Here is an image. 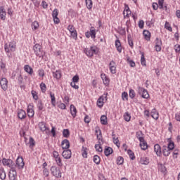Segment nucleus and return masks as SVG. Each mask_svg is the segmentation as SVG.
Instances as JSON below:
<instances>
[{
  "label": "nucleus",
  "instance_id": "obj_1",
  "mask_svg": "<svg viewBox=\"0 0 180 180\" xmlns=\"http://www.w3.org/2000/svg\"><path fill=\"white\" fill-rule=\"evenodd\" d=\"M4 50L6 53H9L10 51H15L16 50V41H11V42L6 43L4 45Z\"/></svg>",
  "mask_w": 180,
  "mask_h": 180
},
{
  "label": "nucleus",
  "instance_id": "obj_2",
  "mask_svg": "<svg viewBox=\"0 0 180 180\" xmlns=\"http://www.w3.org/2000/svg\"><path fill=\"white\" fill-rule=\"evenodd\" d=\"M84 53L88 57H93L94 54H97L96 46H91V48L84 49Z\"/></svg>",
  "mask_w": 180,
  "mask_h": 180
},
{
  "label": "nucleus",
  "instance_id": "obj_3",
  "mask_svg": "<svg viewBox=\"0 0 180 180\" xmlns=\"http://www.w3.org/2000/svg\"><path fill=\"white\" fill-rule=\"evenodd\" d=\"M33 50L36 56L37 57H39V58L44 56V52L41 51V46H40V44H36L33 47Z\"/></svg>",
  "mask_w": 180,
  "mask_h": 180
},
{
  "label": "nucleus",
  "instance_id": "obj_4",
  "mask_svg": "<svg viewBox=\"0 0 180 180\" xmlns=\"http://www.w3.org/2000/svg\"><path fill=\"white\" fill-rule=\"evenodd\" d=\"M15 168L18 169H23L25 167V162H23V158L18 157L15 161V165H14Z\"/></svg>",
  "mask_w": 180,
  "mask_h": 180
},
{
  "label": "nucleus",
  "instance_id": "obj_5",
  "mask_svg": "<svg viewBox=\"0 0 180 180\" xmlns=\"http://www.w3.org/2000/svg\"><path fill=\"white\" fill-rule=\"evenodd\" d=\"M51 172L53 176H56V178H61V171L60 170V168L56 167V166H52L51 168Z\"/></svg>",
  "mask_w": 180,
  "mask_h": 180
},
{
  "label": "nucleus",
  "instance_id": "obj_6",
  "mask_svg": "<svg viewBox=\"0 0 180 180\" xmlns=\"http://www.w3.org/2000/svg\"><path fill=\"white\" fill-rule=\"evenodd\" d=\"M138 93L139 94V95H141L142 98H143L144 99H148V98H150V94H148V91L143 87H139Z\"/></svg>",
  "mask_w": 180,
  "mask_h": 180
},
{
  "label": "nucleus",
  "instance_id": "obj_7",
  "mask_svg": "<svg viewBox=\"0 0 180 180\" xmlns=\"http://www.w3.org/2000/svg\"><path fill=\"white\" fill-rule=\"evenodd\" d=\"M3 165H6V167H9V168H14L15 162L12 161L11 159L3 158L2 160Z\"/></svg>",
  "mask_w": 180,
  "mask_h": 180
},
{
  "label": "nucleus",
  "instance_id": "obj_8",
  "mask_svg": "<svg viewBox=\"0 0 180 180\" xmlns=\"http://www.w3.org/2000/svg\"><path fill=\"white\" fill-rule=\"evenodd\" d=\"M18 176V173L16 172V169L15 167H12L10 169L8 177L10 180H16V178Z\"/></svg>",
  "mask_w": 180,
  "mask_h": 180
},
{
  "label": "nucleus",
  "instance_id": "obj_9",
  "mask_svg": "<svg viewBox=\"0 0 180 180\" xmlns=\"http://www.w3.org/2000/svg\"><path fill=\"white\" fill-rule=\"evenodd\" d=\"M0 85L3 91H6V89H8V79L5 77L1 78L0 80Z\"/></svg>",
  "mask_w": 180,
  "mask_h": 180
},
{
  "label": "nucleus",
  "instance_id": "obj_10",
  "mask_svg": "<svg viewBox=\"0 0 180 180\" xmlns=\"http://www.w3.org/2000/svg\"><path fill=\"white\" fill-rule=\"evenodd\" d=\"M62 155L65 160H70V158H71V155H72V153H71V150L67 149L63 150Z\"/></svg>",
  "mask_w": 180,
  "mask_h": 180
},
{
  "label": "nucleus",
  "instance_id": "obj_11",
  "mask_svg": "<svg viewBox=\"0 0 180 180\" xmlns=\"http://www.w3.org/2000/svg\"><path fill=\"white\" fill-rule=\"evenodd\" d=\"M18 117L20 119V120H23L26 119V112L23 110L22 109L18 110Z\"/></svg>",
  "mask_w": 180,
  "mask_h": 180
},
{
  "label": "nucleus",
  "instance_id": "obj_12",
  "mask_svg": "<svg viewBox=\"0 0 180 180\" xmlns=\"http://www.w3.org/2000/svg\"><path fill=\"white\" fill-rule=\"evenodd\" d=\"M154 151L155 153H156V155H158V157H161V155H162V152L161 151V146H160V144L158 143L155 144Z\"/></svg>",
  "mask_w": 180,
  "mask_h": 180
},
{
  "label": "nucleus",
  "instance_id": "obj_13",
  "mask_svg": "<svg viewBox=\"0 0 180 180\" xmlns=\"http://www.w3.org/2000/svg\"><path fill=\"white\" fill-rule=\"evenodd\" d=\"M105 101H107L106 96H101L97 101V105L98 108H102L105 103Z\"/></svg>",
  "mask_w": 180,
  "mask_h": 180
},
{
  "label": "nucleus",
  "instance_id": "obj_14",
  "mask_svg": "<svg viewBox=\"0 0 180 180\" xmlns=\"http://www.w3.org/2000/svg\"><path fill=\"white\" fill-rule=\"evenodd\" d=\"M161 46H162V41L161 39L156 38L155 39V51H161Z\"/></svg>",
  "mask_w": 180,
  "mask_h": 180
},
{
  "label": "nucleus",
  "instance_id": "obj_15",
  "mask_svg": "<svg viewBox=\"0 0 180 180\" xmlns=\"http://www.w3.org/2000/svg\"><path fill=\"white\" fill-rule=\"evenodd\" d=\"M61 146L63 150H68L70 148V141L68 139H64L62 141Z\"/></svg>",
  "mask_w": 180,
  "mask_h": 180
},
{
  "label": "nucleus",
  "instance_id": "obj_16",
  "mask_svg": "<svg viewBox=\"0 0 180 180\" xmlns=\"http://www.w3.org/2000/svg\"><path fill=\"white\" fill-rule=\"evenodd\" d=\"M98 144L95 145L96 151H98V153H102L103 151V149L102 148V144H103V140L101 139V141H98Z\"/></svg>",
  "mask_w": 180,
  "mask_h": 180
},
{
  "label": "nucleus",
  "instance_id": "obj_17",
  "mask_svg": "<svg viewBox=\"0 0 180 180\" xmlns=\"http://www.w3.org/2000/svg\"><path fill=\"white\" fill-rule=\"evenodd\" d=\"M139 162L142 165H148L150 164V159L147 157H142L140 158Z\"/></svg>",
  "mask_w": 180,
  "mask_h": 180
},
{
  "label": "nucleus",
  "instance_id": "obj_18",
  "mask_svg": "<svg viewBox=\"0 0 180 180\" xmlns=\"http://www.w3.org/2000/svg\"><path fill=\"white\" fill-rule=\"evenodd\" d=\"M24 70L25 71V72H27V74H29V75H33V68L32 67H30V65H25L24 66Z\"/></svg>",
  "mask_w": 180,
  "mask_h": 180
},
{
  "label": "nucleus",
  "instance_id": "obj_19",
  "mask_svg": "<svg viewBox=\"0 0 180 180\" xmlns=\"http://www.w3.org/2000/svg\"><path fill=\"white\" fill-rule=\"evenodd\" d=\"M162 154L165 157H168V155L171 154V150L167 148V146H163Z\"/></svg>",
  "mask_w": 180,
  "mask_h": 180
},
{
  "label": "nucleus",
  "instance_id": "obj_20",
  "mask_svg": "<svg viewBox=\"0 0 180 180\" xmlns=\"http://www.w3.org/2000/svg\"><path fill=\"white\" fill-rule=\"evenodd\" d=\"M95 133L98 141H102V131L99 128H96Z\"/></svg>",
  "mask_w": 180,
  "mask_h": 180
},
{
  "label": "nucleus",
  "instance_id": "obj_21",
  "mask_svg": "<svg viewBox=\"0 0 180 180\" xmlns=\"http://www.w3.org/2000/svg\"><path fill=\"white\" fill-rule=\"evenodd\" d=\"M115 61L112 60L110 64V72H112V74H116V66H115Z\"/></svg>",
  "mask_w": 180,
  "mask_h": 180
},
{
  "label": "nucleus",
  "instance_id": "obj_22",
  "mask_svg": "<svg viewBox=\"0 0 180 180\" xmlns=\"http://www.w3.org/2000/svg\"><path fill=\"white\" fill-rule=\"evenodd\" d=\"M150 116L153 117V119H155V120H158L159 115L158 112H157V110L153 109L150 112Z\"/></svg>",
  "mask_w": 180,
  "mask_h": 180
},
{
  "label": "nucleus",
  "instance_id": "obj_23",
  "mask_svg": "<svg viewBox=\"0 0 180 180\" xmlns=\"http://www.w3.org/2000/svg\"><path fill=\"white\" fill-rule=\"evenodd\" d=\"M143 34L145 37V39L148 41H150V39L151 38V33L148 30H143Z\"/></svg>",
  "mask_w": 180,
  "mask_h": 180
},
{
  "label": "nucleus",
  "instance_id": "obj_24",
  "mask_svg": "<svg viewBox=\"0 0 180 180\" xmlns=\"http://www.w3.org/2000/svg\"><path fill=\"white\" fill-rule=\"evenodd\" d=\"M101 79H103V82L104 85H106V86H108V85H109L110 81H109V78L106 77V75L101 74Z\"/></svg>",
  "mask_w": 180,
  "mask_h": 180
},
{
  "label": "nucleus",
  "instance_id": "obj_25",
  "mask_svg": "<svg viewBox=\"0 0 180 180\" xmlns=\"http://www.w3.org/2000/svg\"><path fill=\"white\" fill-rule=\"evenodd\" d=\"M144 134H143V131H136V139L139 140V141H144Z\"/></svg>",
  "mask_w": 180,
  "mask_h": 180
},
{
  "label": "nucleus",
  "instance_id": "obj_26",
  "mask_svg": "<svg viewBox=\"0 0 180 180\" xmlns=\"http://www.w3.org/2000/svg\"><path fill=\"white\" fill-rule=\"evenodd\" d=\"M0 179L4 180L6 179V173L4 167L0 168Z\"/></svg>",
  "mask_w": 180,
  "mask_h": 180
},
{
  "label": "nucleus",
  "instance_id": "obj_27",
  "mask_svg": "<svg viewBox=\"0 0 180 180\" xmlns=\"http://www.w3.org/2000/svg\"><path fill=\"white\" fill-rule=\"evenodd\" d=\"M112 153H113V149L110 147L105 148L104 150V154L106 157H109Z\"/></svg>",
  "mask_w": 180,
  "mask_h": 180
},
{
  "label": "nucleus",
  "instance_id": "obj_28",
  "mask_svg": "<svg viewBox=\"0 0 180 180\" xmlns=\"http://www.w3.org/2000/svg\"><path fill=\"white\" fill-rule=\"evenodd\" d=\"M70 113L73 117H75V116H77V108L72 104L70 105Z\"/></svg>",
  "mask_w": 180,
  "mask_h": 180
},
{
  "label": "nucleus",
  "instance_id": "obj_29",
  "mask_svg": "<svg viewBox=\"0 0 180 180\" xmlns=\"http://www.w3.org/2000/svg\"><path fill=\"white\" fill-rule=\"evenodd\" d=\"M115 47L118 52L122 53V44L120 43V40L117 39L115 41Z\"/></svg>",
  "mask_w": 180,
  "mask_h": 180
},
{
  "label": "nucleus",
  "instance_id": "obj_30",
  "mask_svg": "<svg viewBox=\"0 0 180 180\" xmlns=\"http://www.w3.org/2000/svg\"><path fill=\"white\" fill-rule=\"evenodd\" d=\"M39 127L41 131H46L47 130V127H46V123H44V122H39Z\"/></svg>",
  "mask_w": 180,
  "mask_h": 180
},
{
  "label": "nucleus",
  "instance_id": "obj_31",
  "mask_svg": "<svg viewBox=\"0 0 180 180\" xmlns=\"http://www.w3.org/2000/svg\"><path fill=\"white\" fill-rule=\"evenodd\" d=\"M140 147L141 150H147V148H148V145L144 139L143 141H140Z\"/></svg>",
  "mask_w": 180,
  "mask_h": 180
},
{
  "label": "nucleus",
  "instance_id": "obj_32",
  "mask_svg": "<svg viewBox=\"0 0 180 180\" xmlns=\"http://www.w3.org/2000/svg\"><path fill=\"white\" fill-rule=\"evenodd\" d=\"M168 141H169V143L167 147L171 151V150H174V148H175V143H174V141H171V139H168Z\"/></svg>",
  "mask_w": 180,
  "mask_h": 180
},
{
  "label": "nucleus",
  "instance_id": "obj_33",
  "mask_svg": "<svg viewBox=\"0 0 180 180\" xmlns=\"http://www.w3.org/2000/svg\"><path fill=\"white\" fill-rule=\"evenodd\" d=\"M89 32L91 39H96V30L94 29V27H91Z\"/></svg>",
  "mask_w": 180,
  "mask_h": 180
},
{
  "label": "nucleus",
  "instance_id": "obj_34",
  "mask_svg": "<svg viewBox=\"0 0 180 180\" xmlns=\"http://www.w3.org/2000/svg\"><path fill=\"white\" fill-rule=\"evenodd\" d=\"M53 78H56V79H60L61 78V71L56 70V72H53Z\"/></svg>",
  "mask_w": 180,
  "mask_h": 180
},
{
  "label": "nucleus",
  "instance_id": "obj_35",
  "mask_svg": "<svg viewBox=\"0 0 180 180\" xmlns=\"http://www.w3.org/2000/svg\"><path fill=\"white\" fill-rule=\"evenodd\" d=\"M27 112L28 117H33V116H34V110L32 108L28 107Z\"/></svg>",
  "mask_w": 180,
  "mask_h": 180
},
{
  "label": "nucleus",
  "instance_id": "obj_36",
  "mask_svg": "<svg viewBox=\"0 0 180 180\" xmlns=\"http://www.w3.org/2000/svg\"><path fill=\"white\" fill-rule=\"evenodd\" d=\"M51 96V103L52 105L56 106V96H54V94L52 92H50L49 94Z\"/></svg>",
  "mask_w": 180,
  "mask_h": 180
},
{
  "label": "nucleus",
  "instance_id": "obj_37",
  "mask_svg": "<svg viewBox=\"0 0 180 180\" xmlns=\"http://www.w3.org/2000/svg\"><path fill=\"white\" fill-rule=\"evenodd\" d=\"M127 62L128 64H129L130 67H136V63H134V60H131L129 56L127 57Z\"/></svg>",
  "mask_w": 180,
  "mask_h": 180
},
{
  "label": "nucleus",
  "instance_id": "obj_38",
  "mask_svg": "<svg viewBox=\"0 0 180 180\" xmlns=\"http://www.w3.org/2000/svg\"><path fill=\"white\" fill-rule=\"evenodd\" d=\"M88 148H85V147H82V157L83 158H88V152H87Z\"/></svg>",
  "mask_w": 180,
  "mask_h": 180
},
{
  "label": "nucleus",
  "instance_id": "obj_39",
  "mask_svg": "<svg viewBox=\"0 0 180 180\" xmlns=\"http://www.w3.org/2000/svg\"><path fill=\"white\" fill-rule=\"evenodd\" d=\"M101 124L104 125L108 124V117H106V115H102L101 117Z\"/></svg>",
  "mask_w": 180,
  "mask_h": 180
},
{
  "label": "nucleus",
  "instance_id": "obj_40",
  "mask_svg": "<svg viewBox=\"0 0 180 180\" xmlns=\"http://www.w3.org/2000/svg\"><path fill=\"white\" fill-rule=\"evenodd\" d=\"M94 162H95V164H96V165H99V164H101V158L99 157V155H96L94 156Z\"/></svg>",
  "mask_w": 180,
  "mask_h": 180
},
{
  "label": "nucleus",
  "instance_id": "obj_41",
  "mask_svg": "<svg viewBox=\"0 0 180 180\" xmlns=\"http://www.w3.org/2000/svg\"><path fill=\"white\" fill-rule=\"evenodd\" d=\"M37 108H38L39 110H42L44 108L43 101H41V100L38 101Z\"/></svg>",
  "mask_w": 180,
  "mask_h": 180
},
{
  "label": "nucleus",
  "instance_id": "obj_42",
  "mask_svg": "<svg viewBox=\"0 0 180 180\" xmlns=\"http://www.w3.org/2000/svg\"><path fill=\"white\" fill-rule=\"evenodd\" d=\"M124 119L126 122H130V120L131 119V116L130 115V113H129V112H126L124 113Z\"/></svg>",
  "mask_w": 180,
  "mask_h": 180
},
{
  "label": "nucleus",
  "instance_id": "obj_43",
  "mask_svg": "<svg viewBox=\"0 0 180 180\" xmlns=\"http://www.w3.org/2000/svg\"><path fill=\"white\" fill-rule=\"evenodd\" d=\"M63 136L65 139H68V137H70V130L68 129H63Z\"/></svg>",
  "mask_w": 180,
  "mask_h": 180
},
{
  "label": "nucleus",
  "instance_id": "obj_44",
  "mask_svg": "<svg viewBox=\"0 0 180 180\" xmlns=\"http://www.w3.org/2000/svg\"><path fill=\"white\" fill-rule=\"evenodd\" d=\"M123 162H124V159L123 158V157L120 156L117 158V165H123Z\"/></svg>",
  "mask_w": 180,
  "mask_h": 180
},
{
  "label": "nucleus",
  "instance_id": "obj_45",
  "mask_svg": "<svg viewBox=\"0 0 180 180\" xmlns=\"http://www.w3.org/2000/svg\"><path fill=\"white\" fill-rule=\"evenodd\" d=\"M85 2H86V6L87 9H92V6H93L92 0H86Z\"/></svg>",
  "mask_w": 180,
  "mask_h": 180
},
{
  "label": "nucleus",
  "instance_id": "obj_46",
  "mask_svg": "<svg viewBox=\"0 0 180 180\" xmlns=\"http://www.w3.org/2000/svg\"><path fill=\"white\" fill-rule=\"evenodd\" d=\"M158 168H159V170L160 171V172H166L167 171V168L165 167V166L162 164H158Z\"/></svg>",
  "mask_w": 180,
  "mask_h": 180
},
{
  "label": "nucleus",
  "instance_id": "obj_47",
  "mask_svg": "<svg viewBox=\"0 0 180 180\" xmlns=\"http://www.w3.org/2000/svg\"><path fill=\"white\" fill-rule=\"evenodd\" d=\"M32 27L33 30H37L39 29V22L34 21L32 23Z\"/></svg>",
  "mask_w": 180,
  "mask_h": 180
},
{
  "label": "nucleus",
  "instance_id": "obj_48",
  "mask_svg": "<svg viewBox=\"0 0 180 180\" xmlns=\"http://www.w3.org/2000/svg\"><path fill=\"white\" fill-rule=\"evenodd\" d=\"M70 34L72 39H74L75 40H77V39H78V34L77 33L76 30L75 31H72V32H70Z\"/></svg>",
  "mask_w": 180,
  "mask_h": 180
},
{
  "label": "nucleus",
  "instance_id": "obj_49",
  "mask_svg": "<svg viewBox=\"0 0 180 180\" xmlns=\"http://www.w3.org/2000/svg\"><path fill=\"white\" fill-rule=\"evenodd\" d=\"M122 101H129V94L124 91L122 94Z\"/></svg>",
  "mask_w": 180,
  "mask_h": 180
},
{
  "label": "nucleus",
  "instance_id": "obj_50",
  "mask_svg": "<svg viewBox=\"0 0 180 180\" xmlns=\"http://www.w3.org/2000/svg\"><path fill=\"white\" fill-rule=\"evenodd\" d=\"M31 94L33 97V99H34V101H37V99H39V96H37V92H36V91L32 90L31 91Z\"/></svg>",
  "mask_w": 180,
  "mask_h": 180
},
{
  "label": "nucleus",
  "instance_id": "obj_51",
  "mask_svg": "<svg viewBox=\"0 0 180 180\" xmlns=\"http://www.w3.org/2000/svg\"><path fill=\"white\" fill-rule=\"evenodd\" d=\"M128 43H129V46H130V47H131V49H133V39H131V36L130 34L128 35Z\"/></svg>",
  "mask_w": 180,
  "mask_h": 180
},
{
  "label": "nucleus",
  "instance_id": "obj_52",
  "mask_svg": "<svg viewBox=\"0 0 180 180\" xmlns=\"http://www.w3.org/2000/svg\"><path fill=\"white\" fill-rule=\"evenodd\" d=\"M55 160L58 167H63V162H61V158H60V156L56 158Z\"/></svg>",
  "mask_w": 180,
  "mask_h": 180
},
{
  "label": "nucleus",
  "instance_id": "obj_53",
  "mask_svg": "<svg viewBox=\"0 0 180 180\" xmlns=\"http://www.w3.org/2000/svg\"><path fill=\"white\" fill-rule=\"evenodd\" d=\"M41 91L43 94L46 92V89H47V87L46 86V84L41 82L40 84Z\"/></svg>",
  "mask_w": 180,
  "mask_h": 180
},
{
  "label": "nucleus",
  "instance_id": "obj_54",
  "mask_svg": "<svg viewBox=\"0 0 180 180\" xmlns=\"http://www.w3.org/2000/svg\"><path fill=\"white\" fill-rule=\"evenodd\" d=\"M165 29H167L169 30V32H172V27H171V25H169V22H166L165 24Z\"/></svg>",
  "mask_w": 180,
  "mask_h": 180
},
{
  "label": "nucleus",
  "instance_id": "obj_55",
  "mask_svg": "<svg viewBox=\"0 0 180 180\" xmlns=\"http://www.w3.org/2000/svg\"><path fill=\"white\" fill-rule=\"evenodd\" d=\"M114 144H116L117 147H120V143H119V138L112 137Z\"/></svg>",
  "mask_w": 180,
  "mask_h": 180
},
{
  "label": "nucleus",
  "instance_id": "obj_56",
  "mask_svg": "<svg viewBox=\"0 0 180 180\" xmlns=\"http://www.w3.org/2000/svg\"><path fill=\"white\" fill-rule=\"evenodd\" d=\"M136 96V92L133 89L129 90V98L133 99Z\"/></svg>",
  "mask_w": 180,
  "mask_h": 180
},
{
  "label": "nucleus",
  "instance_id": "obj_57",
  "mask_svg": "<svg viewBox=\"0 0 180 180\" xmlns=\"http://www.w3.org/2000/svg\"><path fill=\"white\" fill-rule=\"evenodd\" d=\"M30 147H34L36 145V142L34 141V139L32 137L30 138Z\"/></svg>",
  "mask_w": 180,
  "mask_h": 180
},
{
  "label": "nucleus",
  "instance_id": "obj_58",
  "mask_svg": "<svg viewBox=\"0 0 180 180\" xmlns=\"http://www.w3.org/2000/svg\"><path fill=\"white\" fill-rule=\"evenodd\" d=\"M141 65H146V58L144 57V54H142L141 56Z\"/></svg>",
  "mask_w": 180,
  "mask_h": 180
},
{
  "label": "nucleus",
  "instance_id": "obj_59",
  "mask_svg": "<svg viewBox=\"0 0 180 180\" xmlns=\"http://www.w3.org/2000/svg\"><path fill=\"white\" fill-rule=\"evenodd\" d=\"M53 18H57L58 16V10L57 8H55L52 13Z\"/></svg>",
  "mask_w": 180,
  "mask_h": 180
},
{
  "label": "nucleus",
  "instance_id": "obj_60",
  "mask_svg": "<svg viewBox=\"0 0 180 180\" xmlns=\"http://www.w3.org/2000/svg\"><path fill=\"white\" fill-rule=\"evenodd\" d=\"M139 29H144V20H139Z\"/></svg>",
  "mask_w": 180,
  "mask_h": 180
},
{
  "label": "nucleus",
  "instance_id": "obj_61",
  "mask_svg": "<svg viewBox=\"0 0 180 180\" xmlns=\"http://www.w3.org/2000/svg\"><path fill=\"white\" fill-rule=\"evenodd\" d=\"M79 81V76L78 75H76L72 77V82H78Z\"/></svg>",
  "mask_w": 180,
  "mask_h": 180
},
{
  "label": "nucleus",
  "instance_id": "obj_62",
  "mask_svg": "<svg viewBox=\"0 0 180 180\" xmlns=\"http://www.w3.org/2000/svg\"><path fill=\"white\" fill-rule=\"evenodd\" d=\"M0 19L5 20V19H6V13H0Z\"/></svg>",
  "mask_w": 180,
  "mask_h": 180
},
{
  "label": "nucleus",
  "instance_id": "obj_63",
  "mask_svg": "<svg viewBox=\"0 0 180 180\" xmlns=\"http://www.w3.org/2000/svg\"><path fill=\"white\" fill-rule=\"evenodd\" d=\"M68 30H69L70 33L75 31V28L74 27V25H68Z\"/></svg>",
  "mask_w": 180,
  "mask_h": 180
},
{
  "label": "nucleus",
  "instance_id": "obj_64",
  "mask_svg": "<svg viewBox=\"0 0 180 180\" xmlns=\"http://www.w3.org/2000/svg\"><path fill=\"white\" fill-rule=\"evenodd\" d=\"M38 74L39 77H44V70L43 69H39L38 70Z\"/></svg>",
  "mask_w": 180,
  "mask_h": 180
}]
</instances>
